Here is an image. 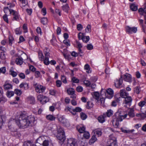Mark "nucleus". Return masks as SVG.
<instances>
[{
  "instance_id": "obj_17",
  "label": "nucleus",
  "mask_w": 146,
  "mask_h": 146,
  "mask_svg": "<svg viewBox=\"0 0 146 146\" xmlns=\"http://www.w3.org/2000/svg\"><path fill=\"white\" fill-rule=\"evenodd\" d=\"M20 88L24 87V89L27 90L29 88V84L26 83H22L19 85Z\"/></svg>"
},
{
  "instance_id": "obj_23",
  "label": "nucleus",
  "mask_w": 146,
  "mask_h": 146,
  "mask_svg": "<svg viewBox=\"0 0 146 146\" xmlns=\"http://www.w3.org/2000/svg\"><path fill=\"white\" fill-rule=\"evenodd\" d=\"M16 64L18 65H21L23 63V59L21 58H18L15 60Z\"/></svg>"
},
{
  "instance_id": "obj_18",
  "label": "nucleus",
  "mask_w": 146,
  "mask_h": 146,
  "mask_svg": "<svg viewBox=\"0 0 146 146\" xmlns=\"http://www.w3.org/2000/svg\"><path fill=\"white\" fill-rule=\"evenodd\" d=\"M97 140V139L96 137V135H93L89 140V143L90 144H92L94 143Z\"/></svg>"
},
{
  "instance_id": "obj_36",
  "label": "nucleus",
  "mask_w": 146,
  "mask_h": 146,
  "mask_svg": "<svg viewBox=\"0 0 146 146\" xmlns=\"http://www.w3.org/2000/svg\"><path fill=\"white\" fill-rule=\"evenodd\" d=\"M85 69L87 70L86 72L88 73H89L91 72V71L90 70V67L89 65L88 64H86L84 67Z\"/></svg>"
},
{
  "instance_id": "obj_55",
  "label": "nucleus",
  "mask_w": 146,
  "mask_h": 146,
  "mask_svg": "<svg viewBox=\"0 0 146 146\" xmlns=\"http://www.w3.org/2000/svg\"><path fill=\"white\" fill-rule=\"evenodd\" d=\"M94 133L98 135V137L100 136L102 134V132L100 130H96L94 132Z\"/></svg>"
},
{
  "instance_id": "obj_52",
  "label": "nucleus",
  "mask_w": 146,
  "mask_h": 146,
  "mask_svg": "<svg viewBox=\"0 0 146 146\" xmlns=\"http://www.w3.org/2000/svg\"><path fill=\"white\" fill-rule=\"evenodd\" d=\"M0 58L3 60L5 59V56L4 52H1L0 54Z\"/></svg>"
},
{
  "instance_id": "obj_62",
  "label": "nucleus",
  "mask_w": 146,
  "mask_h": 146,
  "mask_svg": "<svg viewBox=\"0 0 146 146\" xmlns=\"http://www.w3.org/2000/svg\"><path fill=\"white\" fill-rule=\"evenodd\" d=\"M43 146H48L49 145V142L47 140L44 141L42 144Z\"/></svg>"
},
{
  "instance_id": "obj_2",
  "label": "nucleus",
  "mask_w": 146,
  "mask_h": 146,
  "mask_svg": "<svg viewBox=\"0 0 146 146\" xmlns=\"http://www.w3.org/2000/svg\"><path fill=\"white\" fill-rule=\"evenodd\" d=\"M134 111L133 108H130L128 114H127L124 115H121L119 113L115 114V116H113V124L115 127H117L119 124V122L122 121L123 119L125 118L128 115L130 117H133L135 116V114L133 112Z\"/></svg>"
},
{
  "instance_id": "obj_46",
  "label": "nucleus",
  "mask_w": 146,
  "mask_h": 146,
  "mask_svg": "<svg viewBox=\"0 0 146 146\" xmlns=\"http://www.w3.org/2000/svg\"><path fill=\"white\" fill-rule=\"evenodd\" d=\"M90 39L89 37L88 36H84V37L83 38V41L85 42H87Z\"/></svg>"
},
{
  "instance_id": "obj_64",
  "label": "nucleus",
  "mask_w": 146,
  "mask_h": 146,
  "mask_svg": "<svg viewBox=\"0 0 146 146\" xmlns=\"http://www.w3.org/2000/svg\"><path fill=\"white\" fill-rule=\"evenodd\" d=\"M29 70L33 72H34L36 70V68L32 65H31L29 66Z\"/></svg>"
},
{
  "instance_id": "obj_45",
  "label": "nucleus",
  "mask_w": 146,
  "mask_h": 146,
  "mask_svg": "<svg viewBox=\"0 0 146 146\" xmlns=\"http://www.w3.org/2000/svg\"><path fill=\"white\" fill-rule=\"evenodd\" d=\"M61 80L62 82L64 84L67 83V80L66 77L64 75H62Z\"/></svg>"
},
{
  "instance_id": "obj_50",
  "label": "nucleus",
  "mask_w": 146,
  "mask_h": 146,
  "mask_svg": "<svg viewBox=\"0 0 146 146\" xmlns=\"http://www.w3.org/2000/svg\"><path fill=\"white\" fill-rule=\"evenodd\" d=\"M44 53L45 54H45H48V57H49V49L48 48H46L44 50Z\"/></svg>"
},
{
  "instance_id": "obj_53",
  "label": "nucleus",
  "mask_w": 146,
  "mask_h": 146,
  "mask_svg": "<svg viewBox=\"0 0 146 146\" xmlns=\"http://www.w3.org/2000/svg\"><path fill=\"white\" fill-rule=\"evenodd\" d=\"M84 36V35L83 33H80L78 34V38L80 40L82 39L83 40Z\"/></svg>"
},
{
  "instance_id": "obj_35",
  "label": "nucleus",
  "mask_w": 146,
  "mask_h": 146,
  "mask_svg": "<svg viewBox=\"0 0 146 146\" xmlns=\"http://www.w3.org/2000/svg\"><path fill=\"white\" fill-rule=\"evenodd\" d=\"M84 137L86 139H88L90 137V134L89 133L86 131H85L84 132Z\"/></svg>"
},
{
  "instance_id": "obj_11",
  "label": "nucleus",
  "mask_w": 146,
  "mask_h": 146,
  "mask_svg": "<svg viewBox=\"0 0 146 146\" xmlns=\"http://www.w3.org/2000/svg\"><path fill=\"white\" fill-rule=\"evenodd\" d=\"M9 12L11 14H12L13 17V20L17 21L19 19V15L18 13L13 9L9 10Z\"/></svg>"
},
{
  "instance_id": "obj_37",
  "label": "nucleus",
  "mask_w": 146,
  "mask_h": 146,
  "mask_svg": "<svg viewBox=\"0 0 146 146\" xmlns=\"http://www.w3.org/2000/svg\"><path fill=\"white\" fill-rule=\"evenodd\" d=\"M14 94V92L8 91L7 93V95L9 98H10L13 96Z\"/></svg>"
},
{
  "instance_id": "obj_33",
  "label": "nucleus",
  "mask_w": 146,
  "mask_h": 146,
  "mask_svg": "<svg viewBox=\"0 0 146 146\" xmlns=\"http://www.w3.org/2000/svg\"><path fill=\"white\" fill-rule=\"evenodd\" d=\"M131 9L133 11H136L137 9V7L133 4H131L130 5Z\"/></svg>"
},
{
  "instance_id": "obj_22",
  "label": "nucleus",
  "mask_w": 146,
  "mask_h": 146,
  "mask_svg": "<svg viewBox=\"0 0 146 146\" xmlns=\"http://www.w3.org/2000/svg\"><path fill=\"white\" fill-rule=\"evenodd\" d=\"M113 111L111 110H109L107 111L106 113H104L103 114L105 115V117L106 116L110 117L113 114Z\"/></svg>"
},
{
  "instance_id": "obj_60",
  "label": "nucleus",
  "mask_w": 146,
  "mask_h": 146,
  "mask_svg": "<svg viewBox=\"0 0 146 146\" xmlns=\"http://www.w3.org/2000/svg\"><path fill=\"white\" fill-rule=\"evenodd\" d=\"M84 83L87 86H89L90 84V81L88 80H85L84 81Z\"/></svg>"
},
{
  "instance_id": "obj_12",
  "label": "nucleus",
  "mask_w": 146,
  "mask_h": 146,
  "mask_svg": "<svg viewBox=\"0 0 146 146\" xmlns=\"http://www.w3.org/2000/svg\"><path fill=\"white\" fill-rule=\"evenodd\" d=\"M56 137L58 139L61 141L62 142H63L65 139L64 133H61L60 134H57Z\"/></svg>"
},
{
  "instance_id": "obj_27",
  "label": "nucleus",
  "mask_w": 146,
  "mask_h": 146,
  "mask_svg": "<svg viewBox=\"0 0 146 146\" xmlns=\"http://www.w3.org/2000/svg\"><path fill=\"white\" fill-rule=\"evenodd\" d=\"M142 112V113H137L136 114V116L137 117H146V110L144 112L142 111L141 110Z\"/></svg>"
},
{
  "instance_id": "obj_25",
  "label": "nucleus",
  "mask_w": 146,
  "mask_h": 146,
  "mask_svg": "<svg viewBox=\"0 0 146 146\" xmlns=\"http://www.w3.org/2000/svg\"><path fill=\"white\" fill-rule=\"evenodd\" d=\"M96 102L98 103H100V104L101 106L103 107H104L105 106V99H104V98H100V100H98V101Z\"/></svg>"
},
{
  "instance_id": "obj_8",
  "label": "nucleus",
  "mask_w": 146,
  "mask_h": 146,
  "mask_svg": "<svg viewBox=\"0 0 146 146\" xmlns=\"http://www.w3.org/2000/svg\"><path fill=\"white\" fill-rule=\"evenodd\" d=\"M104 92H106V94H105L106 95L107 98L109 99L111 98L113 96V90L111 88H109L106 90H103Z\"/></svg>"
},
{
  "instance_id": "obj_34",
  "label": "nucleus",
  "mask_w": 146,
  "mask_h": 146,
  "mask_svg": "<svg viewBox=\"0 0 146 146\" xmlns=\"http://www.w3.org/2000/svg\"><path fill=\"white\" fill-rule=\"evenodd\" d=\"M38 58L41 61H43L44 56L41 51H39L38 53Z\"/></svg>"
},
{
  "instance_id": "obj_49",
  "label": "nucleus",
  "mask_w": 146,
  "mask_h": 146,
  "mask_svg": "<svg viewBox=\"0 0 146 146\" xmlns=\"http://www.w3.org/2000/svg\"><path fill=\"white\" fill-rule=\"evenodd\" d=\"M83 88L81 86H78L76 88V90L78 92H81L83 91Z\"/></svg>"
},
{
  "instance_id": "obj_10",
  "label": "nucleus",
  "mask_w": 146,
  "mask_h": 146,
  "mask_svg": "<svg viewBox=\"0 0 146 146\" xmlns=\"http://www.w3.org/2000/svg\"><path fill=\"white\" fill-rule=\"evenodd\" d=\"M67 146H77L76 140L70 138L68 140Z\"/></svg>"
},
{
  "instance_id": "obj_43",
  "label": "nucleus",
  "mask_w": 146,
  "mask_h": 146,
  "mask_svg": "<svg viewBox=\"0 0 146 146\" xmlns=\"http://www.w3.org/2000/svg\"><path fill=\"white\" fill-rule=\"evenodd\" d=\"M81 118L82 120L86 119L87 117V115L84 113L82 112L80 114Z\"/></svg>"
},
{
  "instance_id": "obj_31",
  "label": "nucleus",
  "mask_w": 146,
  "mask_h": 146,
  "mask_svg": "<svg viewBox=\"0 0 146 146\" xmlns=\"http://www.w3.org/2000/svg\"><path fill=\"white\" fill-rule=\"evenodd\" d=\"M77 129L80 133H82L85 131L86 129L83 126L79 128H77Z\"/></svg>"
},
{
  "instance_id": "obj_47",
  "label": "nucleus",
  "mask_w": 146,
  "mask_h": 146,
  "mask_svg": "<svg viewBox=\"0 0 146 146\" xmlns=\"http://www.w3.org/2000/svg\"><path fill=\"white\" fill-rule=\"evenodd\" d=\"M9 44L11 45L13 42L14 41V39L13 37L12 36H9Z\"/></svg>"
},
{
  "instance_id": "obj_6",
  "label": "nucleus",
  "mask_w": 146,
  "mask_h": 146,
  "mask_svg": "<svg viewBox=\"0 0 146 146\" xmlns=\"http://www.w3.org/2000/svg\"><path fill=\"white\" fill-rule=\"evenodd\" d=\"M108 143L110 144L108 146H116V138L110 135Z\"/></svg>"
},
{
  "instance_id": "obj_7",
  "label": "nucleus",
  "mask_w": 146,
  "mask_h": 146,
  "mask_svg": "<svg viewBox=\"0 0 146 146\" xmlns=\"http://www.w3.org/2000/svg\"><path fill=\"white\" fill-rule=\"evenodd\" d=\"M122 76H121L120 78L118 79H117L116 81L115 82V86L117 88H120L121 87L122 83H123Z\"/></svg>"
},
{
  "instance_id": "obj_15",
  "label": "nucleus",
  "mask_w": 146,
  "mask_h": 146,
  "mask_svg": "<svg viewBox=\"0 0 146 146\" xmlns=\"http://www.w3.org/2000/svg\"><path fill=\"white\" fill-rule=\"evenodd\" d=\"M120 96L122 98H125L129 95V94L126 92L125 90H120Z\"/></svg>"
},
{
  "instance_id": "obj_9",
  "label": "nucleus",
  "mask_w": 146,
  "mask_h": 146,
  "mask_svg": "<svg viewBox=\"0 0 146 146\" xmlns=\"http://www.w3.org/2000/svg\"><path fill=\"white\" fill-rule=\"evenodd\" d=\"M124 98L125 99L123 101V103L128 105L129 107L130 106L132 101L131 97L128 95Z\"/></svg>"
},
{
  "instance_id": "obj_61",
  "label": "nucleus",
  "mask_w": 146,
  "mask_h": 146,
  "mask_svg": "<svg viewBox=\"0 0 146 146\" xmlns=\"http://www.w3.org/2000/svg\"><path fill=\"white\" fill-rule=\"evenodd\" d=\"M6 72V68L5 67H3L1 68L0 69V73L1 72L3 74L5 73Z\"/></svg>"
},
{
  "instance_id": "obj_29",
  "label": "nucleus",
  "mask_w": 146,
  "mask_h": 146,
  "mask_svg": "<svg viewBox=\"0 0 146 146\" xmlns=\"http://www.w3.org/2000/svg\"><path fill=\"white\" fill-rule=\"evenodd\" d=\"M62 9L63 11L66 13H68L69 10V7L68 4H66L62 6Z\"/></svg>"
},
{
  "instance_id": "obj_19",
  "label": "nucleus",
  "mask_w": 146,
  "mask_h": 146,
  "mask_svg": "<svg viewBox=\"0 0 146 146\" xmlns=\"http://www.w3.org/2000/svg\"><path fill=\"white\" fill-rule=\"evenodd\" d=\"M23 146H37L33 143L31 141H28L25 142L23 144Z\"/></svg>"
},
{
  "instance_id": "obj_40",
  "label": "nucleus",
  "mask_w": 146,
  "mask_h": 146,
  "mask_svg": "<svg viewBox=\"0 0 146 146\" xmlns=\"http://www.w3.org/2000/svg\"><path fill=\"white\" fill-rule=\"evenodd\" d=\"M14 92L15 94L18 96H20L22 93L21 90L17 89H15Z\"/></svg>"
},
{
  "instance_id": "obj_1",
  "label": "nucleus",
  "mask_w": 146,
  "mask_h": 146,
  "mask_svg": "<svg viewBox=\"0 0 146 146\" xmlns=\"http://www.w3.org/2000/svg\"><path fill=\"white\" fill-rule=\"evenodd\" d=\"M34 119V117L31 116L26 117L25 115H21L18 119L15 120V121L19 127L25 128L29 126Z\"/></svg>"
},
{
  "instance_id": "obj_42",
  "label": "nucleus",
  "mask_w": 146,
  "mask_h": 146,
  "mask_svg": "<svg viewBox=\"0 0 146 146\" xmlns=\"http://www.w3.org/2000/svg\"><path fill=\"white\" fill-rule=\"evenodd\" d=\"M140 24L142 26L143 31L145 33V28L143 24V21L142 19H139Z\"/></svg>"
},
{
  "instance_id": "obj_30",
  "label": "nucleus",
  "mask_w": 146,
  "mask_h": 146,
  "mask_svg": "<svg viewBox=\"0 0 146 146\" xmlns=\"http://www.w3.org/2000/svg\"><path fill=\"white\" fill-rule=\"evenodd\" d=\"M94 104L92 102H87L86 107L87 108L89 109L92 108Z\"/></svg>"
},
{
  "instance_id": "obj_38",
  "label": "nucleus",
  "mask_w": 146,
  "mask_h": 146,
  "mask_svg": "<svg viewBox=\"0 0 146 146\" xmlns=\"http://www.w3.org/2000/svg\"><path fill=\"white\" fill-rule=\"evenodd\" d=\"M122 131L125 133H129L132 132L134 131L133 130H127L123 128H121Z\"/></svg>"
},
{
  "instance_id": "obj_59",
  "label": "nucleus",
  "mask_w": 146,
  "mask_h": 146,
  "mask_svg": "<svg viewBox=\"0 0 146 146\" xmlns=\"http://www.w3.org/2000/svg\"><path fill=\"white\" fill-rule=\"evenodd\" d=\"M86 47L87 49L89 50H92L93 48V46L91 44H88Z\"/></svg>"
},
{
  "instance_id": "obj_48",
  "label": "nucleus",
  "mask_w": 146,
  "mask_h": 146,
  "mask_svg": "<svg viewBox=\"0 0 146 146\" xmlns=\"http://www.w3.org/2000/svg\"><path fill=\"white\" fill-rule=\"evenodd\" d=\"M72 80L73 82L75 83H78L79 82V80L78 79L74 77L72 78Z\"/></svg>"
},
{
  "instance_id": "obj_24",
  "label": "nucleus",
  "mask_w": 146,
  "mask_h": 146,
  "mask_svg": "<svg viewBox=\"0 0 146 146\" xmlns=\"http://www.w3.org/2000/svg\"><path fill=\"white\" fill-rule=\"evenodd\" d=\"M46 117L47 120L50 121H54L56 118L54 116L51 115H47Z\"/></svg>"
},
{
  "instance_id": "obj_4",
  "label": "nucleus",
  "mask_w": 146,
  "mask_h": 146,
  "mask_svg": "<svg viewBox=\"0 0 146 146\" xmlns=\"http://www.w3.org/2000/svg\"><path fill=\"white\" fill-rule=\"evenodd\" d=\"M33 86L35 87L36 92L37 93L43 92L46 89V88L45 87L38 84L37 83L34 84Z\"/></svg>"
},
{
  "instance_id": "obj_26",
  "label": "nucleus",
  "mask_w": 146,
  "mask_h": 146,
  "mask_svg": "<svg viewBox=\"0 0 146 146\" xmlns=\"http://www.w3.org/2000/svg\"><path fill=\"white\" fill-rule=\"evenodd\" d=\"M58 120L59 121L64 125L67 122L66 119L63 116L60 117L58 118Z\"/></svg>"
},
{
  "instance_id": "obj_54",
  "label": "nucleus",
  "mask_w": 146,
  "mask_h": 146,
  "mask_svg": "<svg viewBox=\"0 0 146 146\" xmlns=\"http://www.w3.org/2000/svg\"><path fill=\"white\" fill-rule=\"evenodd\" d=\"M77 28L78 31H80L83 28L82 25L81 24H78L77 25Z\"/></svg>"
},
{
  "instance_id": "obj_51",
  "label": "nucleus",
  "mask_w": 146,
  "mask_h": 146,
  "mask_svg": "<svg viewBox=\"0 0 146 146\" xmlns=\"http://www.w3.org/2000/svg\"><path fill=\"white\" fill-rule=\"evenodd\" d=\"M3 18L4 20V21H5L7 23H8L9 21L7 17V14H6L5 15H4L3 16Z\"/></svg>"
},
{
  "instance_id": "obj_41",
  "label": "nucleus",
  "mask_w": 146,
  "mask_h": 146,
  "mask_svg": "<svg viewBox=\"0 0 146 146\" xmlns=\"http://www.w3.org/2000/svg\"><path fill=\"white\" fill-rule=\"evenodd\" d=\"M86 33H90L91 31V26L90 25H88L85 29Z\"/></svg>"
},
{
  "instance_id": "obj_5",
  "label": "nucleus",
  "mask_w": 146,
  "mask_h": 146,
  "mask_svg": "<svg viewBox=\"0 0 146 146\" xmlns=\"http://www.w3.org/2000/svg\"><path fill=\"white\" fill-rule=\"evenodd\" d=\"M37 100L42 104H44L48 101V99L45 96L39 95L37 97Z\"/></svg>"
},
{
  "instance_id": "obj_28",
  "label": "nucleus",
  "mask_w": 146,
  "mask_h": 146,
  "mask_svg": "<svg viewBox=\"0 0 146 146\" xmlns=\"http://www.w3.org/2000/svg\"><path fill=\"white\" fill-rule=\"evenodd\" d=\"M67 92L69 95L74 94L75 93V91L72 88H69L67 89Z\"/></svg>"
},
{
  "instance_id": "obj_14",
  "label": "nucleus",
  "mask_w": 146,
  "mask_h": 146,
  "mask_svg": "<svg viewBox=\"0 0 146 146\" xmlns=\"http://www.w3.org/2000/svg\"><path fill=\"white\" fill-rule=\"evenodd\" d=\"M3 87L5 90H7L9 89H11L12 88V86L11 84L6 82L3 85Z\"/></svg>"
},
{
  "instance_id": "obj_57",
  "label": "nucleus",
  "mask_w": 146,
  "mask_h": 146,
  "mask_svg": "<svg viewBox=\"0 0 146 146\" xmlns=\"http://www.w3.org/2000/svg\"><path fill=\"white\" fill-rule=\"evenodd\" d=\"M145 102L144 101H141L138 103V105L140 107H142L145 105Z\"/></svg>"
},
{
  "instance_id": "obj_56",
  "label": "nucleus",
  "mask_w": 146,
  "mask_h": 146,
  "mask_svg": "<svg viewBox=\"0 0 146 146\" xmlns=\"http://www.w3.org/2000/svg\"><path fill=\"white\" fill-rule=\"evenodd\" d=\"M56 86L57 87H60L61 85L62 82L60 80H57L56 82Z\"/></svg>"
},
{
  "instance_id": "obj_13",
  "label": "nucleus",
  "mask_w": 146,
  "mask_h": 146,
  "mask_svg": "<svg viewBox=\"0 0 146 146\" xmlns=\"http://www.w3.org/2000/svg\"><path fill=\"white\" fill-rule=\"evenodd\" d=\"M124 80L126 82H131V75L127 73L123 77Z\"/></svg>"
},
{
  "instance_id": "obj_44",
  "label": "nucleus",
  "mask_w": 146,
  "mask_h": 146,
  "mask_svg": "<svg viewBox=\"0 0 146 146\" xmlns=\"http://www.w3.org/2000/svg\"><path fill=\"white\" fill-rule=\"evenodd\" d=\"M57 134H61V133H64L63 129L60 127H58Z\"/></svg>"
},
{
  "instance_id": "obj_3",
  "label": "nucleus",
  "mask_w": 146,
  "mask_h": 146,
  "mask_svg": "<svg viewBox=\"0 0 146 146\" xmlns=\"http://www.w3.org/2000/svg\"><path fill=\"white\" fill-rule=\"evenodd\" d=\"M137 31V28L135 27H130L127 26L125 27V31L127 33L130 34L133 33H135Z\"/></svg>"
},
{
  "instance_id": "obj_58",
  "label": "nucleus",
  "mask_w": 146,
  "mask_h": 146,
  "mask_svg": "<svg viewBox=\"0 0 146 146\" xmlns=\"http://www.w3.org/2000/svg\"><path fill=\"white\" fill-rule=\"evenodd\" d=\"M64 44H66L67 46H70V42L69 40H65L63 41Z\"/></svg>"
},
{
  "instance_id": "obj_20",
  "label": "nucleus",
  "mask_w": 146,
  "mask_h": 146,
  "mask_svg": "<svg viewBox=\"0 0 146 146\" xmlns=\"http://www.w3.org/2000/svg\"><path fill=\"white\" fill-rule=\"evenodd\" d=\"M48 54H45V59H43L44 63L46 65H48L50 63V61H49V58L48 57Z\"/></svg>"
},
{
  "instance_id": "obj_21",
  "label": "nucleus",
  "mask_w": 146,
  "mask_h": 146,
  "mask_svg": "<svg viewBox=\"0 0 146 146\" xmlns=\"http://www.w3.org/2000/svg\"><path fill=\"white\" fill-rule=\"evenodd\" d=\"M105 117H106L105 115L103 114V115L100 116L98 117V120L99 122L101 123H103L105 121Z\"/></svg>"
},
{
  "instance_id": "obj_32",
  "label": "nucleus",
  "mask_w": 146,
  "mask_h": 146,
  "mask_svg": "<svg viewBox=\"0 0 146 146\" xmlns=\"http://www.w3.org/2000/svg\"><path fill=\"white\" fill-rule=\"evenodd\" d=\"M99 94L98 92H94V93L93 97L97 101L99 99Z\"/></svg>"
},
{
  "instance_id": "obj_63",
  "label": "nucleus",
  "mask_w": 146,
  "mask_h": 146,
  "mask_svg": "<svg viewBox=\"0 0 146 146\" xmlns=\"http://www.w3.org/2000/svg\"><path fill=\"white\" fill-rule=\"evenodd\" d=\"M35 75L36 78H38L40 75V72L38 71H36L35 73Z\"/></svg>"
},
{
  "instance_id": "obj_16",
  "label": "nucleus",
  "mask_w": 146,
  "mask_h": 146,
  "mask_svg": "<svg viewBox=\"0 0 146 146\" xmlns=\"http://www.w3.org/2000/svg\"><path fill=\"white\" fill-rule=\"evenodd\" d=\"M28 102L31 104H34L35 102V98L32 96H29L27 98Z\"/></svg>"
},
{
  "instance_id": "obj_39",
  "label": "nucleus",
  "mask_w": 146,
  "mask_h": 146,
  "mask_svg": "<svg viewBox=\"0 0 146 146\" xmlns=\"http://www.w3.org/2000/svg\"><path fill=\"white\" fill-rule=\"evenodd\" d=\"M41 23L44 25H46L47 22V19L46 17H43L41 19Z\"/></svg>"
}]
</instances>
